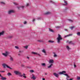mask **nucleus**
<instances>
[{"instance_id": "nucleus-1", "label": "nucleus", "mask_w": 80, "mask_h": 80, "mask_svg": "<svg viewBox=\"0 0 80 80\" xmlns=\"http://www.w3.org/2000/svg\"><path fill=\"white\" fill-rule=\"evenodd\" d=\"M66 73V72L65 71H62V72H60V74H63L65 76H66L67 78H66V80H69V78H70V76H68V75L67 74H65Z\"/></svg>"}, {"instance_id": "nucleus-2", "label": "nucleus", "mask_w": 80, "mask_h": 80, "mask_svg": "<svg viewBox=\"0 0 80 80\" xmlns=\"http://www.w3.org/2000/svg\"><path fill=\"white\" fill-rule=\"evenodd\" d=\"M2 66L4 68H6V67L7 68H9V69H10V70H12V68H10V67H9L7 65L5 64V63H3L2 64Z\"/></svg>"}, {"instance_id": "nucleus-3", "label": "nucleus", "mask_w": 80, "mask_h": 80, "mask_svg": "<svg viewBox=\"0 0 80 80\" xmlns=\"http://www.w3.org/2000/svg\"><path fill=\"white\" fill-rule=\"evenodd\" d=\"M14 73L15 75H21L22 74L21 72L18 71H14Z\"/></svg>"}, {"instance_id": "nucleus-4", "label": "nucleus", "mask_w": 80, "mask_h": 80, "mask_svg": "<svg viewBox=\"0 0 80 80\" xmlns=\"http://www.w3.org/2000/svg\"><path fill=\"white\" fill-rule=\"evenodd\" d=\"M57 40L58 42L59 43L60 41V35L59 34H58V37L57 38Z\"/></svg>"}, {"instance_id": "nucleus-5", "label": "nucleus", "mask_w": 80, "mask_h": 80, "mask_svg": "<svg viewBox=\"0 0 80 80\" xmlns=\"http://www.w3.org/2000/svg\"><path fill=\"white\" fill-rule=\"evenodd\" d=\"M9 54V52H6L5 53H2V55L5 57H7L8 55Z\"/></svg>"}, {"instance_id": "nucleus-6", "label": "nucleus", "mask_w": 80, "mask_h": 80, "mask_svg": "<svg viewBox=\"0 0 80 80\" xmlns=\"http://www.w3.org/2000/svg\"><path fill=\"white\" fill-rule=\"evenodd\" d=\"M14 12H15L14 11H13V10H10L8 12V14L10 15V14H11V13H14Z\"/></svg>"}, {"instance_id": "nucleus-7", "label": "nucleus", "mask_w": 80, "mask_h": 80, "mask_svg": "<svg viewBox=\"0 0 80 80\" xmlns=\"http://www.w3.org/2000/svg\"><path fill=\"white\" fill-rule=\"evenodd\" d=\"M17 8L18 10H23L24 8V6H22L20 7H18Z\"/></svg>"}, {"instance_id": "nucleus-8", "label": "nucleus", "mask_w": 80, "mask_h": 80, "mask_svg": "<svg viewBox=\"0 0 80 80\" xmlns=\"http://www.w3.org/2000/svg\"><path fill=\"white\" fill-rule=\"evenodd\" d=\"M32 54H34V55H38V56H40V54H39V53H38L37 52H32Z\"/></svg>"}, {"instance_id": "nucleus-9", "label": "nucleus", "mask_w": 80, "mask_h": 80, "mask_svg": "<svg viewBox=\"0 0 80 80\" xmlns=\"http://www.w3.org/2000/svg\"><path fill=\"white\" fill-rule=\"evenodd\" d=\"M42 53H44L45 55H47V54L46 51H45V50L44 49H43L42 50Z\"/></svg>"}, {"instance_id": "nucleus-10", "label": "nucleus", "mask_w": 80, "mask_h": 80, "mask_svg": "<svg viewBox=\"0 0 80 80\" xmlns=\"http://www.w3.org/2000/svg\"><path fill=\"white\" fill-rule=\"evenodd\" d=\"M10 60L11 62H13L14 61V59H13V58L11 56H10Z\"/></svg>"}, {"instance_id": "nucleus-11", "label": "nucleus", "mask_w": 80, "mask_h": 80, "mask_svg": "<svg viewBox=\"0 0 80 80\" xmlns=\"http://www.w3.org/2000/svg\"><path fill=\"white\" fill-rule=\"evenodd\" d=\"M22 76H23V77H24V78H27V77H26V74H25L24 73H23V75H20L19 76V77H22Z\"/></svg>"}, {"instance_id": "nucleus-12", "label": "nucleus", "mask_w": 80, "mask_h": 80, "mask_svg": "<svg viewBox=\"0 0 80 80\" xmlns=\"http://www.w3.org/2000/svg\"><path fill=\"white\" fill-rule=\"evenodd\" d=\"M53 60L50 59L49 62V63H53L54 62Z\"/></svg>"}, {"instance_id": "nucleus-13", "label": "nucleus", "mask_w": 80, "mask_h": 80, "mask_svg": "<svg viewBox=\"0 0 80 80\" xmlns=\"http://www.w3.org/2000/svg\"><path fill=\"white\" fill-rule=\"evenodd\" d=\"M53 74L55 76V77H56L58 78V77L59 76V75H58V74H57L56 73H54Z\"/></svg>"}, {"instance_id": "nucleus-14", "label": "nucleus", "mask_w": 80, "mask_h": 80, "mask_svg": "<svg viewBox=\"0 0 80 80\" xmlns=\"http://www.w3.org/2000/svg\"><path fill=\"white\" fill-rule=\"evenodd\" d=\"M32 77L31 78H32L33 80H35V79H36V78H35V76L34 75L32 74Z\"/></svg>"}, {"instance_id": "nucleus-15", "label": "nucleus", "mask_w": 80, "mask_h": 80, "mask_svg": "<svg viewBox=\"0 0 80 80\" xmlns=\"http://www.w3.org/2000/svg\"><path fill=\"white\" fill-rule=\"evenodd\" d=\"M4 34V31H2V32H0V37L1 35H3Z\"/></svg>"}, {"instance_id": "nucleus-16", "label": "nucleus", "mask_w": 80, "mask_h": 80, "mask_svg": "<svg viewBox=\"0 0 80 80\" xmlns=\"http://www.w3.org/2000/svg\"><path fill=\"white\" fill-rule=\"evenodd\" d=\"M2 77L1 78V80H7V78L6 77Z\"/></svg>"}, {"instance_id": "nucleus-17", "label": "nucleus", "mask_w": 80, "mask_h": 80, "mask_svg": "<svg viewBox=\"0 0 80 80\" xmlns=\"http://www.w3.org/2000/svg\"><path fill=\"white\" fill-rule=\"evenodd\" d=\"M53 54H54V55L53 56V57H57V55L56 54L55 52H53Z\"/></svg>"}, {"instance_id": "nucleus-18", "label": "nucleus", "mask_w": 80, "mask_h": 80, "mask_svg": "<svg viewBox=\"0 0 80 80\" xmlns=\"http://www.w3.org/2000/svg\"><path fill=\"white\" fill-rule=\"evenodd\" d=\"M53 66V64H51L48 67V68H52V66Z\"/></svg>"}, {"instance_id": "nucleus-19", "label": "nucleus", "mask_w": 80, "mask_h": 80, "mask_svg": "<svg viewBox=\"0 0 80 80\" xmlns=\"http://www.w3.org/2000/svg\"><path fill=\"white\" fill-rule=\"evenodd\" d=\"M49 32H54V31L52 29L50 28H49Z\"/></svg>"}, {"instance_id": "nucleus-20", "label": "nucleus", "mask_w": 80, "mask_h": 80, "mask_svg": "<svg viewBox=\"0 0 80 80\" xmlns=\"http://www.w3.org/2000/svg\"><path fill=\"white\" fill-rule=\"evenodd\" d=\"M51 13V12H47L46 13H45V15H49Z\"/></svg>"}, {"instance_id": "nucleus-21", "label": "nucleus", "mask_w": 80, "mask_h": 80, "mask_svg": "<svg viewBox=\"0 0 80 80\" xmlns=\"http://www.w3.org/2000/svg\"><path fill=\"white\" fill-rule=\"evenodd\" d=\"M41 65L42 66H43V67H45L46 66V64L45 63H42Z\"/></svg>"}, {"instance_id": "nucleus-22", "label": "nucleus", "mask_w": 80, "mask_h": 80, "mask_svg": "<svg viewBox=\"0 0 80 80\" xmlns=\"http://www.w3.org/2000/svg\"><path fill=\"white\" fill-rule=\"evenodd\" d=\"M72 34H69L68 35L65 36V37H69L70 36H72Z\"/></svg>"}, {"instance_id": "nucleus-23", "label": "nucleus", "mask_w": 80, "mask_h": 80, "mask_svg": "<svg viewBox=\"0 0 80 80\" xmlns=\"http://www.w3.org/2000/svg\"><path fill=\"white\" fill-rule=\"evenodd\" d=\"M48 42H49V43H53L54 42V41L51 40H49L48 41Z\"/></svg>"}, {"instance_id": "nucleus-24", "label": "nucleus", "mask_w": 80, "mask_h": 80, "mask_svg": "<svg viewBox=\"0 0 80 80\" xmlns=\"http://www.w3.org/2000/svg\"><path fill=\"white\" fill-rule=\"evenodd\" d=\"M68 21H69V22H73V21L70 19H68Z\"/></svg>"}, {"instance_id": "nucleus-25", "label": "nucleus", "mask_w": 80, "mask_h": 80, "mask_svg": "<svg viewBox=\"0 0 80 80\" xmlns=\"http://www.w3.org/2000/svg\"><path fill=\"white\" fill-rule=\"evenodd\" d=\"M66 48L67 49V50H70V48L68 46L66 47Z\"/></svg>"}, {"instance_id": "nucleus-26", "label": "nucleus", "mask_w": 80, "mask_h": 80, "mask_svg": "<svg viewBox=\"0 0 80 80\" xmlns=\"http://www.w3.org/2000/svg\"><path fill=\"white\" fill-rule=\"evenodd\" d=\"M8 76H10V75H12V74H11V73H10V72H8Z\"/></svg>"}, {"instance_id": "nucleus-27", "label": "nucleus", "mask_w": 80, "mask_h": 80, "mask_svg": "<svg viewBox=\"0 0 80 80\" xmlns=\"http://www.w3.org/2000/svg\"><path fill=\"white\" fill-rule=\"evenodd\" d=\"M64 3H65V4H64V5H67L68 3L67 2V1H64Z\"/></svg>"}, {"instance_id": "nucleus-28", "label": "nucleus", "mask_w": 80, "mask_h": 80, "mask_svg": "<svg viewBox=\"0 0 80 80\" xmlns=\"http://www.w3.org/2000/svg\"><path fill=\"white\" fill-rule=\"evenodd\" d=\"M1 3L2 5H5V3L3 2H1Z\"/></svg>"}, {"instance_id": "nucleus-29", "label": "nucleus", "mask_w": 80, "mask_h": 80, "mask_svg": "<svg viewBox=\"0 0 80 80\" xmlns=\"http://www.w3.org/2000/svg\"><path fill=\"white\" fill-rule=\"evenodd\" d=\"M77 80H80V77L78 76L77 77Z\"/></svg>"}, {"instance_id": "nucleus-30", "label": "nucleus", "mask_w": 80, "mask_h": 80, "mask_svg": "<svg viewBox=\"0 0 80 80\" xmlns=\"http://www.w3.org/2000/svg\"><path fill=\"white\" fill-rule=\"evenodd\" d=\"M8 38H13V36H10L8 37Z\"/></svg>"}, {"instance_id": "nucleus-31", "label": "nucleus", "mask_w": 80, "mask_h": 80, "mask_svg": "<svg viewBox=\"0 0 80 80\" xmlns=\"http://www.w3.org/2000/svg\"><path fill=\"white\" fill-rule=\"evenodd\" d=\"M77 34L78 36H80V32H78L77 33Z\"/></svg>"}, {"instance_id": "nucleus-32", "label": "nucleus", "mask_w": 80, "mask_h": 80, "mask_svg": "<svg viewBox=\"0 0 80 80\" xmlns=\"http://www.w3.org/2000/svg\"><path fill=\"white\" fill-rule=\"evenodd\" d=\"M30 71L31 72H32V73L34 72V71H33V70H31Z\"/></svg>"}, {"instance_id": "nucleus-33", "label": "nucleus", "mask_w": 80, "mask_h": 80, "mask_svg": "<svg viewBox=\"0 0 80 80\" xmlns=\"http://www.w3.org/2000/svg\"><path fill=\"white\" fill-rule=\"evenodd\" d=\"M15 48H16V49H18L19 48L18 46H15Z\"/></svg>"}, {"instance_id": "nucleus-34", "label": "nucleus", "mask_w": 80, "mask_h": 80, "mask_svg": "<svg viewBox=\"0 0 80 80\" xmlns=\"http://www.w3.org/2000/svg\"><path fill=\"white\" fill-rule=\"evenodd\" d=\"M38 42H43V41H40V40H38Z\"/></svg>"}, {"instance_id": "nucleus-35", "label": "nucleus", "mask_w": 80, "mask_h": 80, "mask_svg": "<svg viewBox=\"0 0 80 80\" xmlns=\"http://www.w3.org/2000/svg\"><path fill=\"white\" fill-rule=\"evenodd\" d=\"M24 48H26V49H27L28 48V46H26L24 47Z\"/></svg>"}, {"instance_id": "nucleus-36", "label": "nucleus", "mask_w": 80, "mask_h": 80, "mask_svg": "<svg viewBox=\"0 0 80 80\" xmlns=\"http://www.w3.org/2000/svg\"><path fill=\"white\" fill-rule=\"evenodd\" d=\"M74 28V27H72L70 28L71 30H72V29H73Z\"/></svg>"}, {"instance_id": "nucleus-37", "label": "nucleus", "mask_w": 80, "mask_h": 80, "mask_svg": "<svg viewBox=\"0 0 80 80\" xmlns=\"http://www.w3.org/2000/svg\"><path fill=\"white\" fill-rule=\"evenodd\" d=\"M69 44H72V41H70V42H69Z\"/></svg>"}, {"instance_id": "nucleus-38", "label": "nucleus", "mask_w": 80, "mask_h": 80, "mask_svg": "<svg viewBox=\"0 0 80 80\" xmlns=\"http://www.w3.org/2000/svg\"><path fill=\"white\" fill-rule=\"evenodd\" d=\"M74 68L77 67V66H76V65H75V63H74Z\"/></svg>"}, {"instance_id": "nucleus-39", "label": "nucleus", "mask_w": 80, "mask_h": 80, "mask_svg": "<svg viewBox=\"0 0 80 80\" xmlns=\"http://www.w3.org/2000/svg\"><path fill=\"white\" fill-rule=\"evenodd\" d=\"M23 23L24 24H27V22L26 21H24L23 22Z\"/></svg>"}, {"instance_id": "nucleus-40", "label": "nucleus", "mask_w": 80, "mask_h": 80, "mask_svg": "<svg viewBox=\"0 0 80 80\" xmlns=\"http://www.w3.org/2000/svg\"><path fill=\"white\" fill-rule=\"evenodd\" d=\"M13 3L14 5H18V4H17V3L16 2H14Z\"/></svg>"}, {"instance_id": "nucleus-41", "label": "nucleus", "mask_w": 80, "mask_h": 80, "mask_svg": "<svg viewBox=\"0 0 80 80\" xmlns=\"http://www.w3.org/2000/svg\"><path fill=\"white\" fill-rule=\"evenodd\" d=\"M0 72H5L4 71H0Z\"/></svg>"}, {"instance_id": "nucleus-42", "label": "nucleus", "mask_w": 80, "mask_h": 80, "mask_svg": "<svg viewBox=\"0 0 80 80\" xmlns=\"http://www.w3.org/2000/svg\"><path fill=\"white\" fill-rule=\"evenodd\" d=\"M28 5H29V4H28V3L27 4H26L27 7H28Z\"/></svg>"}, {"instance_id": "nucleus-43", "label": "nucleus", "mask_w": 80, "mask_h": 80, "mask_svg": "<svg viewBox=\"0 0 80 80\" xmlns=\"http://www.w3.org/2000/svg\"><path fill=\"white\" fill-rule=\"evenodd\" d=\"M22 67H24L25 66V65H22Z\"/></svg>"}, {"instance_id": "nucleus-44", "label": "nucleus", "mask_w": 80, "mask_h": 80, "mask_svg": "<svg viewBox=\"0 0 80 80\" xmlns=\"http://www.w3.org/2000/svg\"><path fill=\"white\" fill-rule=\"evenodd\" d=\"M67 9H68V8L66 7L65 8V10H67Z\"/></svg>"}, {"instance_id": "nucleus-45", "label": "nucleus", "mask_w": 80, "mask_h": 80, "mask_svg": "<svg viewBox=\"0 0 80 80\" xmlns=\"http://www.w3.org/2000/svg\"><path fill=\"white\" fill-rule=\"evenodd\" d=\"M64 30L65 31H68V30H67V29H64Z\"/></svg>"}, {"instance_id": "nucleus-46", "label": "nucleus", "mask_w": 80, "mask_h": 80, "mask_svg": "<svg viewBox=\"0 0 80 80\" xmlns=\"http://www.w3.org/2000/svg\"><path fill=\"white\" fill-rule=\"evenodd\" d=\"M62 40V38L61 36H60V40Z\"/></svg>"}, {"instance_id": "nucleus-47", "label": "nucleus", "mask_w": 80, "mask_h": 80, "mask_svg": "<svg viewBox=\"0 0 80 80\" xmlns=\"http://www.w3.org/2000/svg\"><path fill=\"white\" fill-rule=\"evenodd\" d=\"M73 79L72 78H70L69 80H72Z\"/></svg>"}, {"instance_id": "nucleus-48", "label": "nucleus", "mask_w": 80, "mask_h": 80, "mask_svg": "<svg viewBox=\"0 0 80 80\" xmlns=\"http://www.w3.org/2000/svg\"><path fill=\"white\" fill-rule=\"evenodd\" d=\"M42 80H45V79L44 78H42Z\"/></svg>"}, {"instance_id": "nucleus-49", "label": "nucleus", "mask_w": 80, "mask_h": 80, "mask_svg": "<svg viewBox=\"0 0 80 80\" xmlns=\"http://www.w3.org/2000/svg\"><path fill=\"white\" fill-rule=\"evenodd\" d=\"M35 19H33V22H34V21H35Z\"/></svg>"}, {"instance_id": "nucleus-50", "label": "nucleus", "mask_w": 80, "mask_h": 80, "mask_svg": "<svg viewBox=\"0 0 80 80\" xmlns=\"http://www.w3.org/2000/svg\"><path fill=\"white\" fill-rule=\"evenodd\" d=\"M0 77H2V75L0 74Z\"/></svg>"}, {"instance_id": "nucleus-51", "label": "nucleus", "mask_w": 80, "mask_h": 80, "mask_svg": "<svg viewBox=\"0 0 80 80\" xmlns=\"http://www.w3.org/2000/svg\"><path fill=\"white\" fill-rule=\"evenodd\" d=\"M27 58H28V59H29V57H27Z\"/></svg>"}, {"instance_id": "nucleus-52", "label": "nucleus", "mask_w": 80, "mask_h": 80, "mask_svg": "<svg viewBox=\"0 0 80 80\" xmlns=\"http://www.w3.org/2000/svg\"><path fill=\"white\" fill-rule=\"evenodd\" d=\"M45 75H47V73H45Z\"/></svg>"}, {"instance_id": "nucleus-53", "label": "nucleus", "mask_w": 80, "mask_h": 80, "mask_svg": "<svg viewBox=\"0 0 80 80\" xmlns=\"http://www.w3.org/2000/svg\"><path fill=\"white\" fill-rule=\"evenodd\" d=\"M68 41H67V43H68Z\"/></svg>"}, {"instance_id": "nucleus-54", "label": "nucleus", "mask_w": 80, "mask_h": 80, "mask_svg": "<svg viewBox=\"0 0 80 80\" xmlns=\"http://www.w3.org/2000/svg\"><path fill=\"white\" fill-rule=\"evenodd\" d=\"M52 2V1H50V2Z\"/></svg>"}, {"instance_id": "nucleus-55", "label": "nucleus", "mask_w": 80, "mask_h": 80, "mask_svg": "<svg viewBox=\"0 0 80 80\" xmlns=\"http://www.w3.org/2000/svg\"><path fill=\"white\" fill-rule=\"evenodd\" d=\"M59 74H60V72H59L58 73Z\"/></svg>"}, {"instance_id": "nucleus-56", "label": "nucleus", "mask_w": 80, "mask_h": 80, "mask_svg": "<svg viewBox=\"0 0 80 80\" xmlns=\"http://www.w3.org/2000/svg\"><path fill=\"white\" fill-rule=\"evenodd\" d=\"M18 55H20V54H19Z\"/></svg>"}, {"instance_id": "nucleus-57", "label": "nucleus", "mask_w": 80, "mask_h": 80, "mask_svg": "<svg viewBox=\"0 0 80 80\" xmlns=\"http://www.w3.org/2000/svg\"><path fill=\"white\" fill-rule=\"evenodd\" d=\"M19 52H21V51H19Z\"/></svg>"}]
</instances>
